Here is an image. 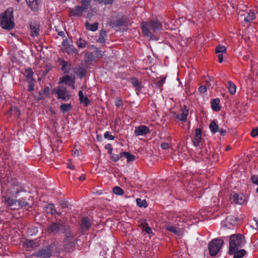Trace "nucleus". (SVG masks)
Instances as JSON below:
<instances>
[{"label":"nucleus","mask_w":258,"mask_h":258,"mask_svg":"<svg viewBox=\"0 0 258 258\" xmlns=\"http://www.w3.org/2000/svg\"><path fill=\"white\" fill-rule=\"evenodd\" d=\"M25 75L26 79L29 83H31L33 81L32 79L33 72L30 69H27L26 70Z\"/></svg>","instance_id":"nucleus-29"},{"label":"nucleus","mask_w":258,"mask_h":258,"mask_svg":"<svg viewBox=\"0 0 258 258\" xmlns=\"http://www.w3.org/2000/svg\"><path fill=\"white\" fill-rule=\"evenodd\" d=\"M201 140V131L199 128H197L195 130V136L193 139V143L195 146H198L199 145Z\"/></svg>","instance_id":"nucleus-13"},{"label":"nucleus","mask_w":258,"mask_h":258,"mask_svg":"<svg viewBox=\"0 0 258 258\" xmlns=\"http://www.w3.org/2000/svg\"><path fill=\"white\" fill-rule=\"evenodd\" d=\"M104 138L105 139H108V140H112L114 139V137L108 132H106L104 134Z\"/></svg>","instance_id":"nucleus-44"},{"label":"nucleus","mask_w":258,"mask_h":258,"mask_svg":"<svg viewBox=\"0 0 258 258\" xmlns=\"http://www.w3.org/2000/svg\"><path fill=\"white\" fill-rule=\"evenodd\" d=\"M246 85H247V87L249 89V90H252L253 89V83L252 82H251V83L250 84H248V83L246 82Z\"/></svg>","instance_id":"nucleus-56"},{"label":"nucleus","mask_w":258,"mask_h":258,"mask_svg":"<svg viewBox=\"0 0 258 258\" xmlns=\"http://www.w3.org/2000/svg\"><path fill=\"white\" fill-rule=\"evenodd\" d=\"M256 17L255 14L253 11L250 10L247 14V16L244 18V20L246 22H250L253 20Z\"/></svg>","instance_id":"nucleus-16"},{"label":"nucleus","mask_w":258,"mask_h":258,"mask_svg":"<svg viewBox=\"0 0 258 258\" xmlns=\"http://www.w3.org/2000/svg\"><path fill=\"white\" fill-rule=\"evenodd\" d=\"M251 135L253 137H255L258 136V128H253L251 132Z\"/></svg>","instance_id":"nucleus-47"},{"label":"nucleus","mask_w":258,"mask_h":258,"mask_svg":"<svg viewBox=\"0 0 258 258\" xmlns=\"http://www.w3.org/2000/svg\"><path fill=\"white\" fill-rule=\"evenodd\" d=\"M142 31L150 39L157 40L156 34L162 29V25L157 20L144 22L142 24Z\"/></svg>","instance_id":"nucleus-1"},{"label":"nucleus","mask_w":258,"mask_h":258,"mask_svg":"<svg viewBox=\"0 0 258 258\" xmlns=\"http://www.w3.org/2000/svg\"><path fill=\"white\" fill-rule=\"evenodd\" d=\"M64 83L66 85L71 86L73 89H75L74 78L68 75L63 76L59 79V84Z\"/></svg>","instance_id":"nucleus-8"},{"label":"nucleus","mask_w":258,"mask_h":258,"mask_svg":"<svg viewBox=\"0 0 258 258\" xmlns=\"http://www.w3.org/2000/svg\"><path fill=\"white\" fill-rule=\"evenodd\" d=\"M187 114L188 109L186 108L185 106H184V109L182 110V112L181 114H178L177 116V118L180 120L185 121L186 120Z\"/></svg>","instance_id":"nucleus-17"},{"label":"nucleus","mask_w":258,"mask_h":258,"mask_svg":"<svg viewBox=\"0 0 258 258\" xmlns=\"http://www.w3.org/2000/svg\"><path fill=\"white\" fill-rule=\"evenodd\" d=\"M63 227V225L59 223L57 224H53L51 227L49 228V231L53 233H57L59 230L61 229Z\"/></svg>","instance_id":"nucleus-18"},{"label":"nucleus","mask_w":258,"mask_h":258,"mask_svg":"<svg viewBox=\"0 0 258 258\" xmlns=\"http://www.w3.org/2000/svg\"><path fill=\"white\" fill-rule=\"evenodd\" d=\"M137 205L140 207H146L147 204L145 200H141V199H137L136 200Z\"/></svg>","instance_id":"nucleus-33"},{"label":"nucleus","mask_w":258,"mask_h":258,"mask_svg":"<svg viewBox=\"0 0 258 258\" xmlns=\"http://www.w3.org/2000/svg\"><path fill=\"white\" fill-rule=\"evenodd\" d=\"M79 154V152L78 150H75L74 151L73 155L74 156H78Z\"/></svg>","instance_id":"nucleus-58"},{"label":"nucleus","mask_w":258,"mask_h":258,"mask_svg":"<svg viewBox=\"0 0 258 258\" xmlns=\"http://www.w3.org/2000/svg\"><path fill=\"white\" fill-rule=\"evenodd\" d=\"M218 132L220 133V135L222 136H224L226 134V131L223 128H219Z\"/></svg>","instance_id":"nucleus-53"},{"label":"nucleus","mask_w":258,"mask_h":258,"mask_svg":"<svg viewBox=\"0 0 258 258\" xmlns=\"http://www.w3.org/2000/svg\"><path fill=\"white\" fill-rule=\"evenodd\" d=\"M40 255L43 257L50 256L51 255L50 250L48 249L43 250V251H41V253L40 254Z\"/></svg>","instance_id":"nucleus-41"},{"label":"nucleus","mask_w":258,"mask_h":258,"mask_svg":"<svg viewBox=\"0 0 258 258\" xmlns=\"http://www.w3.org/2000/svg\"><path fill=\"white\" fill-rule=\"evenodd\" d=\"M91 47V49H95L96 50V48L95 47V46L92 45Z\"/></svg>","instance_id":"nucleus-62"},{"label":"nucleus","mask_w":258,"mask_h":258,"mask_svg":"<svg viewBox=\"0 0 258 258\" xmlns=\"http://www.w3.org/2000/svg\"><path fill=\"white\" fill-rule=\"evenodd\" d=\"M165 78H162L157 82V84L158 86H161L165 82Z\"/></svg>","instance_id":"nucleus-50"},{"label":"nucleus","mask_w":258,"mask_h":258,"mask_svg":"<svg viewBox=\"0 0 258 258\" xmlns=\"http://www.w3.org/2000/svg\"><path fill=\"white\" fill-rule=\"evenodd\" d=\"M122 104V103L121 100H120L119 99H118L116 100V101L115 102L116 106L119 107V106H121Z\"/></svg>","instance_id":"nucleus-54"},{"label":"nucleus","mask_w":258,"mask_h":258,"mask_svg":"<svg viewBox=\"0 0 258 258\" xmlns=\"http://www.w3.org/2000/svg\"><path fill=\"white\" fill-rule=\"evenodd\" d=\"M207 89V87L205 86H202L199 88V91L201 93H204L206 92Z\"/></svg>","instance_id":"nucleus-48"},{"label":"nucleus","mask_w":258,"mask_h":258,"mask_svg":"<svg viewBox=\"0 0 258 258\" xmlns=\"http://www.w3.org/2000/svg\"><path fill=\"white\" fill-rule=\"evenodd\" d=\"M251 180L252 182L257 185L256 189V192L258 193V175H254L251 176Z\"/></svg>","instance_id":"nucleus-39"},{"label":"nucleus","mask_w":258,"mask_h":258,"mask_svg":"<svg viewBox=\"0 0 258 258\" xmlns=\"http://www.w3.org/2000/svg\"><path fill=\"white\" fill-rule=\"evenodd\" d=\"M89 3V0H82V5H83V6L87 5V7H88Z\"/></svg>","instance_id":"nucleus-55"},{"label":"nucleus","mask_w":258,"mask_h":258,"mask_svg":"<svg viewBox=\"0 0 258 258\" xmlns=\"http://www.w3.org/2000/svg\"><path fill=\"white\" fill-rule=\"evenodd\" d=\"M95 52L96 57H101L104 55V51L99 50L98 48H96V50Z\"/></svg>","instance_id":"nucleus-42"},{"label":"nucleus","mask_w":258,"mask_h":258,"mask_svg":"<svg viewBox=\"0 0 258 258\" xmlns=\"http://www.w3.org/2000/svg\"><path fill=\"white\" fill-rule=\"evenodd\" d=\"M216 53H226V47L223 45H219L216 48Z\"/></svg>","instance_id":"nucleus-37"},{"label":"nucleus","mask_w":258,"mask_h":258,"mask_svg":"<svg viewBox=\"0 0 258 258\" xmlns=\"http://www.w3.org/2000/svg\"><path fill=\"white\" fill-rule=\"evenodd\" d=\"M68 167L71 169H74L75 168L74 165H73L71 163H69L68 164Z\"/></svg>","instance_id":"nucleus-57"},{"label":"nucleus","mask_w":258,"mask_h":258,"mask_svg":"<svg viewBox=\"0 0 258 258\" xmlns=\"http://www.w3.org/2000/svg\"><path fill=\"white\" fill-rule=\"evenodd\" d=\"M149 132V129L145 125L139 126L135 131V133L137 136H142L146 134Z\"/></svg>","instance_id":"nucleus-11"},{"label":"nucleus","mask_w":258,"mask_h":258,"mask_svg":"<svg viewBox=\"0 0 258 258\" xmlns=\"http://www.w3.org/2000/svg\"><path fill=\"white\" fill-rule=\"evenodd\" d=\"M25 245L26 246L28 250H30V248L36 247L37 244L34 241L27 240L25 242Z\"/></svg>","instance_id":"nucleus-25"},{"label":"nucleus","mask_w":258,"mask_h":258,"mask_svg":"<svg viewBox=\"0 0 258 258\" xmlns=\"http://www.w3.org/2000/svg\"><path fill=\"white\" fill-rule=\"evenodd\" d=\"M224 243L222 239H214L209 244V249L211 256H215L219 251L221 246Z\"/></svg>","instance_id":"nucleus-4"},{"label":"nucleus","mask_w":258,"mask_h":258,"mask_svg":"<svg viewBox=\"0 0 258 258\" xmlns=\"http://www.w3.org/2000/svg\"><path fill=\"white\" fill-rule=\"evenodd\" d=\"M29 83V85L28 90L29 91H31L34 89L33 81L31 82V83Z\"/></svg>","instance_id":"nucleus-52"},{"label":"nucleus","mask_w":258,"mask_h":258,"mask_svg":"<svg viewBox=\"0 0 258 258\" xmlns=\"http://www.w3.org/2000/svg\"><path fill=\"white\" fill-rule=\"evenodd\" d=\"M71 108V104H62L60 106V109L63 112L68 111Z\"/></svg>","instance_id":"nucleus-36"},{"label":"nucleus","mask_w":258,"mask_h":258,"mask_svg":"<svg viewBox=\"0 0 258 258\" xmlns=\"http://www.w3.org/2000/svg\"><path fill=\"white\" fill-rule=\"evenodd\" d=\"M245 243L244 237L241 234H233L229 239V253L233 254Z\"/></svg>","instance_id":"nucleus-2"},{"label":"nucleus","mask_w":258,"mask_h":258,"mask_svg":"<svg viewBox=\"0 0 258 258\" xmlns=\"http://www.w3.org/2000/svg\"><path fill=\"white\" fill-rule=\"evenodd\" d=\"M46 211L47 213H51L54 214L56 213L55 210L54 209L53 205L50 204L46 207Z\"/></svg>","instance_id":"nucleus-31"},{"label":"nucleus","mask_w":258,"mask_h":258,"mask_svg":"<svg viewBox=\"0 0 258 258\" xmlns=\"http://www.w3.org/2000/svg\"><path fill=\"white\" fill-rule=\"evenodd\" d=\"M86 55H87L88 58L89 59L90 57L92 56V54L90 53H87Z\"/></svg>","instance_id":"nucleus-60"},{"label":"nucleus","mask_w":258,"mask_h":258,"mask_svg":"<svg viewBox=\"0 0 258 258\" xmlns=\"http://www.w3.org/2000/svg\"><path fill=\"white\" fill-rule=\"evenodd\" d=\"M28 5L31 9L35 10L38 7V0H26Z\"/></svg>","instance_id":"nucleus-20"},{"label":"nucleus","mask_w":258,"mask_h":258,"mask_svg":"<svg viewBox=\"0 0 258 258\" xmlns=\"http://www.w3.org/2000/svg\"><path fill=\"white\" fill-rule=\"evenodd\" d=\"M88 7H87V5H82L81 7H77L75 9L71 10V13L74 16H80L82 14L83 12Z\"/></svg>","instance_id":"nucleus-12"},{"label":"nucleus","mask_w":258,"mask_h":258,"mask_svg":"<svg viewBox=\"0 0 258 258\" xmlns=\"http://www.w3.org/2000/svg\"><path fill=\"white\" fill-rule=\"evenodd\" d=\"M230 147H227L226 149V150H229L230 149Z\"/></svg>","instance_id":"nucleus-64"},{"label":"nucleus","mask_w":258,"mask_h":258,"mask_svg":"<svg viewBox=\"0 0 258 258\" xmlns=\"http://www.w3.org/2000/svg\"><path fill=\"white\" fill-rule=\"evenodd\" d=\"M111 152H112V149H111L109 150V151H108V153H110H110H111Z\"/></svg>","instance_id":"nucleus-63"},{"label":"nucleus","mask_w":258,"mask_h":258,"mask_svg":"<svg viewBox=\"0 0 258 258\" xmlns=\"http://www.w3.org/2000/svg\"><path fill=\"white\" fill-rule=\"evenodd\" d=\"M141 226L142 227L143 230L145 231L147 233L150 234L152 233V230L151 228L148 226L147 223H142Z\"/></svg>","instance_id":"nucleus-32"},{"label":"nucleus","mask_w":258,"mask_h":258,"mask_svg":"<svg viewBox=\"0 0 258 258\" xmlns=\"http://www.w3.org/2000/svg\"><path fill=\"white\" fill-rule=\"evenodd\" d=\"M52 91L53 93L57 94L58 98L64 101L68 100L70 98V95L63 86H60L56 88H54Z\"/></svg>","instance_id":"nucleus-5"},{"label":"nucleus","mask_w":258,"mask_h":258,"mask_svg":"<svg viewBox=\"0 0 258 258\" xmlns=\"http://www.w3.org/2000/svg\"><path fill=\"white\" fill-rule=\"evenodd\" d=\"M227 88L228 90L229 93L231 95H233L236 92V86L231 81H228L227 82Z\"/></svg>","instance_id":"nucleus-15"},{"label":"nucleus","mask_w":258,"mask_h":258,"mask_svg":"<svg viewBox=\"0 0 258 258\" xmlns=\"http://www.w3.org/2000/svg\"><path fill=\"white\" fill-rule=\"evenodd\" d=\"M29 205V204L22 200L18 201V207H25Z\"/></svg>","instance_id":"nucleus-40"},{"label":"nucleus","mask_w":258,"mask_h":258,"mask_svg":"<svg viewBox=\"0 0 258 258\" xmlns=\"http://www.w3.org/2000/svg\"><path fill=\"white\" fill-rule=\"evenodd\" d=\"M62 50L68 53L69 54L76 53L77 50L75 49V46L71 44H69L67 42H63L62 46Z\"/></svg>","instance_id":"nucleus-9"},{"label":"nucleus","mask_w":258,"mask_h":258,"mask_svg":"<svg viewBox=\"0 0 258 258\" xmlns=\"http://www.w3.org/2000/svg\"><path fill=\"white\" fill-rule=\"evenodd\" d=\"M231 200L234 203L241 205L245 202L246 199L242 194L234 193L231 195Z\"/></svg>","instance_id":"nucleus-6"},{"label":"nucleus","mask_w":258,"mask_h":258,"mask_svg":"<svg viewBox=\"0 0 258 258\" xmlns=\"http://www.w3.org/2000/svg\"><path fill=\"white\" fill-rule=\"evenodd\" d=\"M106 36V31L104 30H102L100 33V37L97 40V41L101 43H103L105 42V37Z\"/></svg>","instance_id":"nucleus-30"},{"label":"nucleus","mask_w":258,"mask_h":258,"mask_svg":"<svg viewBox=\"0 0 258 258\" xmlns=\"http://www.w3.org/2000/svg\"><path fill=\"white\" fill-rule=\"evenodd\" d=\"M6 202L7 203V205L11 207H14L13 208L16 209L18 207V205L17 204L18 203V201L11 199H8L6 200Z\"/></svg>","instance_id":"nucleus-27"},{"label":"nucleus","mask_w":258,"mask_h":258,"mask_svg":"<svg viewBox=\"0 0 258 258\" xmlns=\"http://www.w3.org/2000/svg\"><path fill=\"white\" fill-rule=\"evenodd\" d=\"M12 113L15 114L16 116L20 115V112L18 108L17 107H12L11 109Z\"/></svg>","instance_id":"nucleus-43"},{"label":"nucleus","mask_w":258,"mask_h":258,"mask_svg":"<svg viewBox=\"0 0 258 258\" xmlns=\"http://www.w3.org/2000/svg\"><path fill=\"white\" fill-rule=\"evenodd\" d=\"M58 34L59 36H63L64 35V32L63 31H60L59 32Z\"/></svg>","instance_id":"nucleus-61"},{"label":"nucleus","mask_w":258,"mask_h":258,"mask_svg":"<svg viewBox=\"0 0 258 258\" xmlns=\"http://www.w3.org/2000/svg\"><path fill=\"white\" fill-rule=\"evenodd\" d=\"M218 57V60L219 62H221L223 61V53H217Z\"/></svg>","instance_id":"nucleus-51"},{"label":"nucleus","mask_w":258,"mask_h":258,"mask_svg":"<svg viewBox=\"0 0 258 258\" xmlns=\"http://www.w3.org/2000/svg\"><path fill=\"white\" fill-rule=\"evenodd\" d=\"M132 84L135 87H140V83L138 81V80L136 79H132Z\"/></svg>","instance_id":"nucleus-46"},{"label":"nucleus","mask_w":258,"mask_h":258,"mask_svg":"<svg viewBox=\"0 0 258 258\" xmlns=\"http://www.w3.org/2000/svg\"><path fill=\"white\" fill-rule=\"evenodd\" d=\"M246 252L244 249H241L235 253L233 258H242L245 254Z\"/></svg>","instance_id":"nucleus-34"},{"label":"nucleus","mask_w":258,"mask_h":258,"mask_svg":"<svg viewBox=\"0 0 258 258\" xmlns=\"http://www.w3.org/2000/svg\"><path fill=\"white\" fill-rule=\"evenodd\" d=\"M113 192L117 195H121L123 194V190L119 186H115L113 189Z\"/></svg>","instance_id":"nucleus-38"},{"label":"nucleus","mask_w":258,"mask_h":258,"mask_svg":"<svg viewBox=\"0 0 258 258\" xmlns=\"http://www.w3.org/2000/svg\"><path fill=\"white\" fill-rule=\"evenodd\" d=\"M161 147L163 149H167L169 148V145L167 143H163L161 144Z\"/></svg>","instance_id":"nucleus-49"},{"label":"nucleus","mask_w":258,"mask_h":258,"mask_svg":"<svg viewBox=\"0 0 258 258\" xmlns=\"http://www.w3.org/2000/svg\"><path fill=\"white\" fill-rule=\"evenodd\" d=\"M236 224V219L232 216L227 217L225 220L224 225L228 229L232 228Z\"/></svg>","instance_id":"nucleus-10"},{"label":"nucleus","mask_w":258,"mask_h":258,"mask_svg":"<svg viewBox=\"0 0 258 258\" xmlns=\"http://www.w3.org/2000/svg\"><path fill=\"white\" fill-rule=\"evenodd\" d=\"M165 229L175 234L180 236L183 234V230L182 228H179L175 225H172L170 224H167L165 226Z\"/></svg>","instance_id":"nucleus-7"},{"label":"nucleus","mask_w":258,"mask_h":258,"mask_svg":"<svg viewBox=\"0 0 258 258\" xmlns=\"http://www.w3.org/2000/svg\"><path fill=\"white\" fill-rule=\"evenodd\" d=\"M220 100L219 99H213L211 101V106L214 111H218L220 109L219 105Z\"/></svg>","instance_id":"nucleus-21"},{"label":"nucleus","mask_w":258,"mask_h":258,"mask_svg":"<svg viewBox=\"0 0 258 258\" xmlns=\"http://www.w3.org/2000/svg\"><path fill=\"white\" fill-rule=\"evenodd\" d=\"M86 28L88 30L95 31L97 30L98 27V24L97 23H94L92 24L89 23L88 22H86L85 24Z\"/></svg>","instance_id":"nucleus-23"},{"label":"nucleus","mask_w":258,"mask_h":258,"mask_svg":"<svg viewBox=\"0 0 258 258\" xmlns=\"http://www.w3.org/2000/svg\"><path fill=\"white\" fill-rule=\"evenodd\" d=\"M76 44L78 47L84 48L86 46L87 42L82 38H80L77 41Z\"/></svg>","instance_id":"nucleus-28"},{"label":"nucleus","mask_w":258,"mask_h":258,"mask_svg":"<svg viewBox=\"0 0 258 258\" xmlns=\"http://www.w3.org/2000/svg\"><path fill=\"white\" fill-rule=\"evenodd\" d=\"M13 16L12 11L7 10L2 15L1 18V24L4 29H11L13 28L14 23L13 20Z\"/></svg>","instance_id":"nucleus-3"},{"label":"nucleus","mask_w":258,"mask_h":258,"mask_svg":"<svg viewBox=\"0 0 258 258\" xmlns=\"http://www.w3.org/2000/svg\"><path fill=\"white\" fill-rule=\"evenodd\" d=\"M61 70L64 73H67L69 71L70 69V65L66 61H62L61 62Z\"/></svg>","instance_id":"nucleus-35"},{"label":"nucleus","mask_w":258,"mask_h":258,"mask_svg":"<svg viewBox=\"0 0 258 258\" xmlns=\"http://www.w3.org/2000/svg\"><path fill=\"white\" fill-rule=\"evenodd\" d=\"M79 99L81 103H84L85 106H87L89 104V100L86 96H84L82 91L79 92Z\"/></svg>","instance_id":"nucleus-22"},{"label":"nucleus","mask_w":258,"mask_h":258,"mask_svg":"<svg viewBox=\"0 0 258 258\" xmlns=\"http://www.w3.org/2000/svg\"><path fill=\"white\" fill-rule=\"evenodd\" d=\"M85 179V175H82L80 177H79V180H83Z\"/></svg>","instance_id":"nucleus-59"},{"label":"nucleus","mask_w":258,"mask_h":258,"mask_svg":"<svg viewBox=\"0 0 258 258\" xmlns=\"http://www.w3.org/2000/svg\"><path fill=\"white\" fill-rule=\"evenodd\" d=\"M210 129L212 133H216L218 132L219 130L218 125L214 121H212L210 124Z\"/></svg>","instance_id":"nucleus-26"},{"label":"nucleus","mask_w":258,"mask_h":258,"mask_svg":"<svg viewBox=\"0 0 258 258\" xmlns=\"http://www.w3.org/2000/svg\"><path fill=\"white\" fill-rule=\"evenodd\" d=\"M31 33L32 36H37L39 32V26L34 24L30 25Z\"/></svg>","instance_id":"nucleus-14"},{"label":"nucleus","mask_w":258,"mask_h":258,"mask_svg":"<svg viewBox=\"0 0 258 258\" xmlns=\"http://www.w3.org/2000/svg\"><path fill=\"white\" fill-rule=\"evenodd\" d=\"M121 157H120V155H118L117 154H113L112 156H111V160H112L113 161H117L118 160H119V159H120V158H121Z\"/></svg>","instance_id":"nucleus-45"},{"label":"nucleus","mask_w":258,"mask_h":258,"mask_svg":"<svg viewBox=\"0 0 258 258\" xmlns=\"http://www.w3.org/2000/svg\"><path fill=\"white\" fill-rule=\"evenodd\" d=\"M90 226L89 220L87 217H84L81 224V228L83 230H87Z\"/></svg>","instance_id":"nucleus-19"},{"label":"nucleus","mask_w":258,"mask_h":258,"mask_svg":"<svg viewBox=\"0 0 258 258\" xmlns=\"http://www.w3.org/2000/svg\"><path fill=\"white\" fill-rule=\"evenodd\" d=\"M125 156L127 158L128 162H132L135 159L134 155L130 154L128 152H121L120 153V157Z\"/></svg>","instance_id":"nucleus-24"}]
</instances>
